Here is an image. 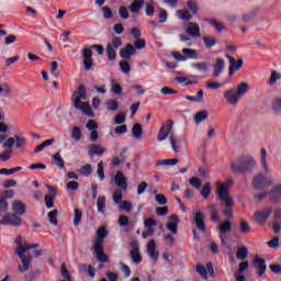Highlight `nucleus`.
<instances>
[{"label":"nucleus","mask_w":281,"mask_h":281,"mask_svg":"<svg viewBox=\"0 0 281 281\" xmlns=\"http://www.w3.org/2000/svg\"><path fill=\"white\" fill-rule=\"evenodd\" d=\"M269 154L265 148L260 149V167L262 173L256 175L251 180V186L255 190H265V188H269L273 186V179L267 178L265 176L271 175V169H269V161H268Z\"/></svg>","instance_id":"obj_1"},{"label":"nucleus","mask_w":281,"mask_h":281,"mask_svg":"<svg viewBox=\"0 0 281 281\" xmlns=\"http://www.w3.org/2000/svg\"><path fill=\"white\" fill-rule=\"evenodd\" d=\"M71 137L72 139H76V142H80L82 139V130L78 126H74L71 131Z\"/></svg>","instance_id":"obj_41"},{"label":"nucleus","mask_w":281,"mask_h":281,"mask_svg":"<svg viewBox=\"0 0 281 281\" xmlns=\"http://www.w3.org/2000/svg\"><path fill=\"white\" fill-rule=\"evenodd\" d=\"M105 52L108 54V60H115L117 58V53L112 45H106Z\"/></svg>","instance_id":"obj_43"},{"label":"nucleus","mask_w":281,"mask_h":281,"mask_svg":"<svg viewBox=\"0 0 281 281\" xmlns=\"http://www.w3.org/2000/svg\"><path fill=\"white\" fill-rule=\"evenodd\" d=\"M108 45H111L114 49H120V47H122V38L114 37V38H112V43H110Z\"/></svg>","instance_id":"obj_64"},{"label":"nucleus","mask_w":281,"mask_h":281,"mask_svg":"<svg viewBox=\"0 0 281 281\" xmlns=\"http://www.w3.org/2000/svg\"><path fill=\"white\" fill-rule=\"evenodd\" d=\"M278 80H281L280 72H278L277 70H272L268 83L270 85V87H273V85H276V82H278Z\"/></svg>","instance_id":"obj_46"},{"label":"nucleus","mask_w":281,"mask_h":281,"mask_svg":"<svg viewBox=\"0 0 281 281\" xmlns=\"http://www.w3.org/2000/svg\"><path fill=\"white\" fill-rule=\"evenodd\" d=\"M47 216L50 225H58V220L56 218L58 216V210H53L48 212Z\"/></svg>","instance_id":"obj_45"},{"label":"nucleus","mask_w":281,"mask_h":281,"mask_svg":"<svg viewBox=\"0 0 281 281\" xmlns=\"http://www.w3.org/2000/svg\"><path fill=\"white\" fill-rule=\"evenodd\" d=\"M109 236V231L104 226H101L97 231V238L94 239V244L92 249L94 254H97V260L99 262H109V256L104 254V239Z\"/></svg>","instance_id":"obj_4"},{"label":"nucleus","mask_w":281,"mask_h":281,"mask_svg":"<svg viewBox=\"0 0 281 281\" xmlns=\"http://www.w3.org/2000/svg\"><path fill=\"white\" fill-rule=\"evenodd\" d=\"M56 142V139L54 138H49L45 142H43L41 145H38L35 149L34 153H41L44 148H47V146H52L54 143Z\"/></svg>","instance_id":"obj_39"},{"label":"nucleus","mask_w":281,"mask_h":281,"mask_svg":"<svg viewBox=\"0 0 281 281\" xmlns=\"http://www.w3.org/2000/svg\"><path fill=\"white\" fill-rule=\"evenodd\" d=\"M130 223H131V220H128V216L121 215L119 217V225H120V227H128Z\"/></svg>","instance_id":"obj_60"},{"label":"nucleus","mask_w":281,"mask_h":281,"mask_svg":"<svg viewBox=\"0 0 281 281\" xmlns=\"http://www.w3.org/2000/svg\"><path fill=\"white\" fill-rule=\"evenodd\" d=\"M121 71H123V74H131V64H128V61L122 60L119 64Z\"/></svg>","instance_id":"obj_54"},{"label":"nucleus","mask_w":281,"mask_h":281,"mask_svg":"<svg viewBox=\"0 0 281 281\" xmlns=\"http://www.w3.org/2000/svg\"><path fill=\"white\" fill-rule=\"evenodd\" d=\"M245 271H247V261L240 262L238 270L235 272L236 281H247V277H245Z\"/></svg>","instance_id":"obj_24"},{"label":"nucleus","mask_w":281,"mask_h":281,"mask_svg":"<svg viewBox=\"0 0 281 281\" xmlns=\"http://www.w3.org/2000/svg\"><path fill=\"white\" fill-rule=\"evenodd\" d=\"M106 207V198L104 195H101L98 198L97 201V210L100 212V214H104Z\"/></svg>","instance_id":"obj_31"},{"label":"nucleus","mask_w":281,"mask_h":281,"mask_svg":"<svg viewBox=\"0 0 281 281\" xmlns=\"http://www.w3.org/2000/svg\"><path fill=\"white\" fill-rule=\"evenodd\" d=\"M268 194L272 203H281V184L272 187Z\"/></svg>","instance_id":"obj_18"},{"label":"nucleus","mask_w":281,"mask_h":281,"mask_svg":"<svg viewBox=\"0 0 281 281\" xmlns=\"http://www.w3.org/2000/svg\"><path fill=\"white\" fill-rule=\"evenodd\" d=\"M132 135L135 139H142V135H144V130L142 128V124L135 123L133 125Z\"/></svg>","instance_id":"obj_29"},{"label":"nucleus","mask_w":281,"mask_h":281,"mask_svg":"<svg viewBox=\"0 0 281 281\" xmlns=\"http://www.w3.org/2000/svg\"><path fill=\"white\" fill-rule=\"evenodd\" d=\"M104 153H106V148L101 147L100 145H90L89 146V157H100L101 155H104Z\"/></svg>","instance_id":"obj_23"},{"label":"nucleus","mask_w":281,"mask_h":281,"mask_svg":"<svg viewBox=\"0 0 281 281\" xmlns=\"http://www.w3.org/2000/svg\"><path fill=\"white\" fill-rule=\"evenodd\" d=\"M0 93H5V95H12V87L8 83H3L2 87H0Z\"/></svg>","instance_id":"obj_63"},{"label":"nucleus","mask_w":281,"mask_h":281,"mask_svg":"<svg viewBox=\"0 0 281 281\" xmlns=\"http://www.w3.org/2000/svg\"><path fill=\"white\" fill-rule=\"evenodd\" d=\"M126 122V114L124 112L119 113L114 117V124H124Z\"/></svg>","instance_id":"obj_61"},{"label":"nucleus","mask_w":281,"mask_h":281,"mask_svg":"<svg viewBox=\"0 0 281 281\" xmlns=\"http://www.w3.org/2000/svg\"><path fill=\"white\" fill-rule=\"evenodd\" d=\"M56 199V194H46L44 198L45 205L47 210H52L54 207V200Z\"/></svg>","instance_id":"obj_42"},{"label":"nucleus","mask_w":281,"mask_h":281,"mask_svg":"<svg viewBox=\"0 0 281 281\" xmlns=\"http://www.w3.org/2000/svg\"><path fill=\"white\" fill-rule=\"evenodd\" d=\"M82 100H87V87H85V85H79L78 90H76L71 95L74 108L77 109V111H82L85 115L93 117V110L91 109V105L87 102H82Z\"/></svg>","instance_id":"obj_3"},{"label":"nucleus","mask_w":281,"mask_h":281,"mask_svg":"<svg viewBox=\"0 0 281 281\" xmlns=\"http://www.w3.org/2000/svg\"><path fill=\"white\" fill-rule=\"evenodd\" d=\"M11 210H12L13 214H16L18 216H23V215H25L27 207L25 206V204L23 202L14 201L12 203Z\"/></svg>","instance_id":"obj_21"},{"label":"nucleus","mask_w":281,"mask_h":281,"mask_svg":"<svg viewBox=\"0 0 281 281\" xmlns=\"http://www.w3.org/2000/svg\"><path fill=\"white\" fill-rule=\"evenodd\" d=\"M273 210L271 207H266L261 211L255 213L254 217L258 225H265L267 223V218L271 216Z\"/></svg>","instance_id":"obj_10"},{"label":"nucleus","mask_w":281,"mask_h":281,"mask_svg":"<svg viewBox=\"0 0 281 281\" xmlns=\"http://www.w3.org/2000/svg\"><path fill=\"white\" fill-rule=\"evenodd\" d=\"M258 169V162L256 161V158L254 156L247 157V172H256Z\"/></svg>","instance_id":"obj_30"},{"label":"nucleus","mask_w":281,"mask_h":281,"mask_svg":"<svg viewBox=\"0 0 281 281\" xmlns=\"http://www.w3.org/2000/svg\"><path fill=\"white\" fill-rule=\"evenodd\" d=\"M79 172H80L83 177H91V173L93 172V167H91V165H83V166H81V168L79 169Z\"/></svg>","instance_id":"obj_44"},{"label":"nucleus","mask_w":281,"mask_h":281,"mask_svg":"<svg viewBox=\"0 0 281 281\" xmlns=\"http://www.w3.org/2000/svg\"><path fill=\"white\" fill-rule=\"evenodd\" d=\"M172 126H175V122L172 120H167L166 123L160 127L157 139L158 142H165L168 139V135H170V131H172Z\"/></svg>","instance_id":"obj_9"},{"label":"nucleus","mask_w":281,"mask_h":281,"mask_svg":"<svg viewBox=\"0 0 281 281\" xmlns=\"http://www.w3.org/2000/svg\"><path fill=\"white\" fill-rule=\"evenodd\" d=\"M179 164V159L170 158V159H162L156 162V166H177Z\"/></svg>","instance_id":"obj_37"},{"label":"nucleus","mask_w":281,"mask_h":281,"mask_svg":"<svg viewBox=\"0 0 281 281\" xmlns=\"http://www.w3.org/2000/svg\"><path fill=\"white\" fill-rule=\"evenodd\" d=\"M53 162L55 164V166H57V168H59V170H63V168H65V160L60 156V153H56L55 155H53Z\"/></svg>","instance_id":"obj_32"},{"label":"nucleus","mask_w":281,"mask_h":281,"mask_svg":"<svg viewBox=\"0 0 281 281\" xmlns=\"http://www.w3.org/2000/svg\"><path fill=\"white\" fill-rule=\"evenodd\" d=\"M226 58H228L229 60V68H228V74L229 76H234V74H236V71H238V69H240V67H243V59H238L236 63V58L232 57L231 55H226Z\"/></svg>","instance_id":"obj_15"},{"label":"nucleus","mask_w":281,"mask_h":281,"mask_svg":"<svg viewBox=\"0 0 281 281\" xmlns=\"http://www.w3.org/2000/svg\"><path fill=\"white\" fill-rule=\"evenodd\" d=\"M237 260H245L247 258V248L243 246L237 249Z\"/></svg>","instance_id":"obj_59"},{"label":"nucleus","mask_w":281,"mask_h":281,"mask_svg":"<svg viewBox=\"0 0 281 281\" xmlns=\"http://www.w3.org/2000/svg\"><path fill=\"white\" fill-rule=\"evenodd\" d=\"M226 58H228L229 60V68H228V74L229 76H234V74H236V71H238V69H240V67H243V59H238L236 63V58L232 57L231 55H226Z\"/></svg>","instance_id":"obj_16"},{"label":"nucleus","mask_w":281,"mask_h":281,"mask_svg":"<svg viewBox=\"0 0 281 281\" xmlns=\"http://www.w3.org/2000/svg\"><path fill=\"white\" fill-rule=\"evenodd\" d=\"M97 175L100 181H104V162L103 161H100L98 164Z\"/></svg>","instance_id":"obj_58"},{"label":"nucleus","mask_w":281,"mask_h":281,"mask_svg":"<svg viewBox=\"0 0 281 281\" xmlns=\"http://www.w3.org/2000/svg\"><path fill=\"white\" fill-rule=\"evenodd\" d=\"M137 54V50L135 49V46L133 44H126L124 48H121L120 56L123 58V60H131V56H135Z\"/></svg>","instance_id":"obj_14"},{"label":"nucleus","mask_w":281,"mask_h":281,"mask_svg":"<svg viewBox=\"0 0 281 281\" xmlns=\"http://www.w3.org/2000/svg\"><path fill=\"white\" fill-rule=\"evenodd\" d=\"M38 244H27L25 246H20L15 249L16 256H19L22 266H19L18 269L20 273H25L30 269V265H32V255L27 251L30 249H38Z\"/></svg>","instance_id":"obj_5"},{"label":"nucleus","mask_w":281,"mask_h":281,"mask_svg":"<svg viewBox=\"0 0 281 281\" xmlns=\"http://www.w3.org/2000/svg\"><path fill=\"white\" fill-rule=\"evenodd\" d=\"M82 223V211L75 209L74 225L78 226Z\"/></svg>","instance_id":"obj_52"},{"label":"nucleus","mask_w":281,"mask_h":281,"mask_svg":"<svg viewBox=\"0 0 281 281\" xmlns=\"http://www.w3.org/2000/svg\"><path fill=\"white\" fill-rule=\"evenodd\" d=\"M196 273H200L204 280H207V269L204 266L196 265L195 266Z\"/></svg>","instance_id":"obj_57"},{"label":"nucleus","mask_w":281,"mask_h":281,"mask_svg":"<svg viewBox=\"0 0 281 281\" xmlns=\"http://www.w3.org/2000/svg\"><path fill=\"white\" fill-rule=\"evenodd\" d=\"M213 77L218 78L221 74H223V69H225V59L217 58L216 64L213 66Z\"/></svg>","instance_id":"obj_25"},{"label":"nucleus","mask_w":281,"mask_h":281,"mask_svg":"<svg viewBox=\"0 0 281 281\" xmlns=\"http://www.w3.org/2000/svg\"><path fill=\"white\" fill-rule=\"evenodd\" d=\"M231 170L234 175H243L247 170V156H240L232 162Z\"/></svg>","instance_id":"obj_8"},{"label":"nucleus","mask_w":281,"mask_h":281,"mask_svg":"<svg viewBox=\"0 0 281 281\" xmlns=\"http://www.w3.org/2000/svg\"><path fill=\"white\" fill-rule=\"evenodd\" d=\"M182 54L184 55L186 60H188V58L196 60V58L199 56V53H196V50H194L192 48H183Z\"/></svg>","instance_id":"obj_35"},{"label":"nucleus","mask_w":281,"mask_h":281,"mask_svg":"<svg viewBox=\"0 0 281 281\" xmlns=\"http://www.w3.org/2000/svg\"><path fill=\"white\" fill-rule=\"evenodd\" d=\"M114 183L121 188V190H127L128 182H126V176H124V172L117 171L114 176Z\"/></svg>","instance_id":"obj_19"},{"label":"nucleus","mask_w":281,"mask_h":281,"mask_svg":"<svg viewBox=\"0 0 281 281\" xmlns=\"http://www.w3.org/2000/svg\"><path fill=\"white\" fill-rule=\"evenodd\" d=\"M119 15H120L123 20H126V19H130L131 13H128V9H127L125 5H121V7L119 8Z\"/></svg>","instance_id":"obj_55"},{"label":"nucleus","mask_w":281,"mask_h":281,"mask_svg":"<svg viewBox=\"0 0 281 281\" xmlns=\"http://www.w3.org/2000/svg\"><path fill=\"white\" fill-rule=\"evenodd\" d=\"M14 147V136L7 138V140L2 144V148H9V150H12Z\"/></svg>","instance_id":"obj_62"},{"label":"nucleus","mask_w":281,"mask_h":281,"mask_svg":"<svg viewBox=\"0 0 281 281\" xmlns=\"http://www.w3.org/2000/svg\"><path fill=\"white\" fill-rule=\"evenodd\" d=\"M14 153L13 149L4 150L0 154V161H8L12 157V154Z\"/></svg>","instance_id":"obj_56"},{"label":"nucleus","mask_w":281,"mask_h":281,"mask_svg":"<svg viewBox=\"0 0 281 281\" xmlns=\"http://www.w3.org/2000/svg\"><path fill=\"white\" fill-rule=\"evenodd\" d=\"M271 109L276 115H281V98H276L272 101Z\"/></svg>","instance_id":"obj_33"},{"label":"nucleus","mask_w":281,"mask_h":281,"mask_svg":"<svg viewBox=\"0 0 281 281\" xmlns=\"http://www.w3.org/2000/svg\"><path fill=\"white\" fill-rule=\"evenodd\" d=\"M130 247H132L130 251L132 262H134L135 265H139V262H142V255H139V245L137 244V240L133 239L130 243Z\"/></svg>","instance_id":"obj_13"},{"label":"nucleus","mask_w":281,"mask_h":281,"mask_svg":"<svg viewBox=\"0 0 281 281\" xmlns=\"http://www.w3.org/2000/svg\"><path fill=\"white\" fill-rule=\"evenodd\" d=\"M144 7V0H134L130 5V11L134 14H139L142 8Z\"/></svg>","instance_id":"obj_28"},{"label":"nucleus","mask_w":281,"mask_h":281,"mask_svg":"<svg viewBox=\"0 0 281 281\" xmlns=\"http://www.w3.org/2000/svg\"><path fill=\"white\" fill-rule=\"evenodd\" d=\"M14 146L19 150H25V146H27V139L25 137L14 135Z\"/></svg>","instance_id":"obj_27"},{"label":"nucleus","mask_w":281,"mask_h":281,"mask_svg":"<svg viewBox=\"0 0 281 281\" xmlns=\"http://www.w3.org/2000/svg\"><path fill=\"white\" fill-rule=\"evenodd\" d=\"M210 116L207 111H200L194 115L195 124H201V122H205V120Z\"/></svg>","instance_id":"obj_34"},{"label":"nucleus","mask_w":281,"mask_h":281,"mask_svg":"<svg viewBox=\"0 0 281 281\" xmlns=\"http://www.w3.org/2000/svg\"><path fill=\"white\" fill-rule=\"evenodd\" d=\"M209 212L211 214V221H218V211L216 210V206L214 204L209 205Z\"/></svg>","instance_id":"obj_50"},{"label":"nucleus","mask_w":281,"mask_h":281,"mask_svg":"<svg viewBox=\"0 0 281 281\" xmlns=\"http://www.w3.org/2000/svg\"><path fill=\"white\" fill-rule=\"evenodd\" d=\"M234 186V180L228 179L224 183L218 184L217 187V199L222 201L223 205V214L225 216H228V218H234V205H236V202L234 201V198L229 194V188Z\"/></svg>","instance_id":"obj_2"},{"label":"nucleus","mask_w":281,"mask_h":281,"mask_svg":"<svg viewBox=\"0 0 281 281\" xmlns=\"http://www.w3.org/2000/svg\"><path fill=\"white\" fill-rule=\"evenodd\" d=\"M105 109L108 111H117L120 109V103L117 101L110 99L105 102Z\"/></svg>","instance_id":"obj_38"},{"label":"nucleus","mask_w":281,"mask_h":281,"mask_svg":"<svg viewBox=\"0 0 281 281\" xmlns=\"http://www.w3.org/2000/svg\"><path fill=\"white\" fill-rule=\"evenodd\" d=\"M247 93V83L241 82L238 83L236 88L228 89L224 92V100L226 104L229 106H238V102H240V98Z\"/></svg>","instance_id":"obj_6"},{"label":"nucleus","mask_w":281,"mask_h":281,"mask_svg":"<svg viewBox=\"0 0 281 281\" xmlns=\"http://www.w3.org/2000/svg\"><path fill=\"white\" fill-rule=\"evenodd\" d=\"M157 249V243L155 239H150L147 244V252L149 254V257L153 258L154 262H157L159 260V252H156Z\"/></svg>","instance_id":"obj_22"},{"label":"nucleus","mask_w":281,"mask_h":281,"mask_svg":"<svg viewBox=\"0 0 281 281\" xmlns=\"http://www.w3.org/2000/svg\"><path fill=\"white\" fill-rule=\"evenodd\" d=\"M201 194L204 199H209L210 194H212V183L205 182L202 187Z\"/></svg>","instance_id":"obj_40"},{"label":"nucleus","mask_w":281,"mask_h":281,"mask_svg":"<svg viewBox=\"0 0 281 281\" xmlns=\"http://www.w3.org/2000/svg\"><path fill=\"white\" fill-rule=\"evenodd\" d=\"M252 265L257 269L259 278H262L267 273V261L258 256H255L252 259Z\"/></svg>","instance_id":"obj_12"},{"label":"nucleus","mask_w":281,"mask_h":281,"mask_svg":"<svg viewBox=\"0 0 281 281\" xmlns=\"http://www.w3.org/2000/svg\"><path fill=\"white\" fill-rule=\"evenodd\" d=\"M168 220L171 221V222L167 223V226H166L167 229L169 232H171V234L177 235L178 227H179V216L171 215V216L168 217Z\"/></svg>","instance_id":"obj_20"},{"label":"nucleus","mask_w":281,"mask_h":281,"mask_svg":"<svg viewBox=\"0 0 281 281\" xmlns=\"http://www.w3.org/2000/svg\"><path fill=\"white\" fill-rule=\"evenodd\" d=\"M169 142L173 153H179V150H181V139L177 138L175 134H170Z\"/></svg>","instance_id":"obj_26"},{"label":"nucleus","mask_w":281,"mask_h":281,"mask_svg":"<svg viewBox=\"0 0 281 281\" xmlns=\"http://www.w3.org/2000/svg\"><path fill=\"white\" fill-rule=\"evenodd\" d=\"M101 12L103 13V19H105V21L113 19V11L109 7H102Z\"/></svg>","instance_id":"obj_51"},{"label":"nucleus","mask_w":281,"mask_h":281,"mask_svg":"<svg viewBox=\"0 0 281 281\" xmlns=\"http://www.w3.org/2000/svg\"><path fill=\"white\" fill-rule=\"evenodd\" d=\"M186 33L193 38H200L201 36V27L198 23L189 22L188 27L186 29Z\"/></svg>","instance_id":"obj_17"},{"label":"nucleus","mask_w":281,"mask_h":281,"mask_svg":"<svg viewBox=\"0 0 281 281\" xmlns=\"http://www.w3.org/2000/svg\"><path fill=\"white\" fill-rule=\"evenodd\" d=\"M227 221L220 225V232L222 234H227V232H232V218L225 215Z\"/></svg>","instance_id":"obj_36"},{"label":"nucleus","mask_w":281,"mask_h":281,"mask_svg":"<svg viewBox=\"0 0 281 281\" xmlns=\"http://www.w3.org/2000/svg\"><path fill=\"white\" fill-rule=\"evenodd\" d=\"M193 221L199 232H202V234H207V226L205 225V214H203V212H195Z\"/></svg>","instance_id":"obj_11"},{"label":"nucleus","mask_w":281,"mask_h":281,"mask_svg":"<svg viewBox=\"0 0 281 281\" xmlns=\"http://www.w3.org/2000/svg\"><path fill=\"white\" fill-rule=\"evenodd\" d=\"M190 186H192L193 188H195V190H201V188L203 187V182L201 181V179H199L198 177H192L189 180Z\"/></svg>","instance_id":"obj_48"},{"label":"nucleus","mask_w":281,"mask_h":281,"mask_svg":"<svg viewBox=\"0 0 281 281\" xmlns=\"http://www.w3.org/2000/svg\"><path fill=\"white\" fill-rule=\"evenodd\" d=\"M177 12L181 21H190V19H192V15H190V11L188 10H178Z\"/></svg>","instance_id":"obj_53"},{"label":"nucleus","mask_w":281,"mask_h":281,"mask_svg":"<svg viewBox=\"0 0 281 281\" xmlns=\"http://www.w3.org/2000/svg\"><path fill=\"white\" fill-rule=\"evenodd\" d=\"M0 225H11V227H21L23 218L16 213H7L1 220Z\"/></svg>","instance_id":"obj_7"},{"label":"nucleus","mask_w":281,"mask_h":281,"mask_svg":"<svg viewBox=\"0 0 281 281\" xmlns=\"http://www.w3.org/2000/svg\"><path fill=\"white\" fill-rule=\"evenodd\" d=\"M210 25H213L215 27L216 32L221 33L225 30V25L223 23L216 21V20H206Z\"/></svg>","instance_id":"obj_47"},{"label":"nucleus","mask_w":281,"mask_h":281,"mask_svg":"<svg viewBox=\"0 0 281 281\" xmlns=\"http://www.w3.org/2000/svg\"><path fill=\"white\" fill-rule=\"evenodd\" d=\"M203 43H204L205 47L210 48V47H214V45H216V43H218V41L216 40V37L204 36Z\"/></svg>","instance_id":"obj_49"}]
</instances>
